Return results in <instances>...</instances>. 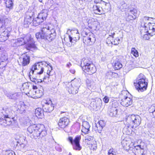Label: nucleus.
Listing matches in <instances>:
<instances>
[{
    "label": "nucleus",
    "instance_id": "17",
    "mask_svg": "<svg viewBox=\"0 0 155 155\" xmlns=\"http://www.w3.org/2000/svg\"><path fill=\"white\" fill-rule=\"evenodd\" d=\"M69 122V119L67 117H64L59 119L58 124L61 128H64L68 125Z\"/></svg>",
    "mask_w": 155,
    "mask_h": 155
},
{
    "label": "nucleus",
    "instance_id": "54",
    "mask_svg": "<svg viewBox=\"0 0 155 155\" xmlns=\"http://www.w3.org/2000/svg\"><path fill=\"white\" fill-rule=\"evenodd\" d=\"M94 2L95 4L101 3V2L105 3V2L101 0H94Z\"/></svg>",
    "mask_w": 155,
    "mask_h": 155
},
{
    "label": "nucleus",
    "instance_id": "62",
    "mask_svg": "<svg viewBox=\"0 0 155 155\" xmlns=\"http://www.w3.org/2000/svg\"><path fill=\"white\" fill-rule=\"evenodd\" d=\"M33 90H35L37 89V87L36 86L33 85Z\"/></svg>",
    "mask_w": 155,
    "mask_h": 155
},
{
    "label": "nucleus",
    "instance_id": "31",
    "mask_svg": "<svg viewBox=\"0 0 155 155\" xmlns=\"http://www.w3.org/2000/svg\"><path fill=\"white\" fill-rule=\"evenodd\" d=\"M44 90L41 89L36 90V95L34 96V98L36 99L41 97L44 94Z\"/></svg>",
    "mask_w": 155,
    "mask_h": 155
},
{
    "label": "nucleus",
    "instance_id": "47",
    "mask_svg": "<svg viewBox=\"0 0 155 155\" xmlns=\"http://www.w3.org/2000/svg\"><path fill=\"white\" fill-rule=\"evenodd\" d=\"M74 31H75V33L77 34V35L74 37V40H78L80 38V37L79 35V33L78 32V31L77 29H75Z\"/></svg>",
    "mask_w": 155,
    "mask_h": 155
},
{
    "label": "nucleus",
    "instance_id": "24",
    "mask_svg": "<svg viewBox=\"0 0 155 155\" xmlns=\"http://www.w3.org/2000/svg\"><path fill=\"white\" fill-rule=\"evenodd\" d=\"M82 132L85 134H87L89 130L90 127L89 123L87 121H83L82 122Z\"/></svg>",
    "mask_w": 155,
    "mask_h": 155
},
{
    "label": "nucleus",
    "instance_id": "26",
    "mask_svg": "<svg viewBox=\"0 0 155 155\" xmlns=\"http://www.w3.org/2000/svg\"><path fill=\"white\" fill-rule=\"evenodd\" d=\"M112 107L109 109L108 114L109 115L112 117H115L116 116L117 113V109L116 107H113L114 104H112Z\"/></svg>",
    "mask_w": 155,
    "mask_h": 155
},
{
    "label": "nucleus",
    "instance_id": "63",
    "mask_svg": "<svg viewBox=\"0 0 155 155\" xmlns=\"http://www.w3.org/2000/svg\"><path fill=\"white\" fill-rule=\"evenodd\" d=\"M71 65V64L70 63H69L67 64V66L68 67H69Z\"/></svg>",
    "mask_w": 155,
    "mask_h": 155
},
{
    "label": "nucleus",
    "instance_id": "18",
    "mask_svg": "<svg viewBox=\"0 0 155 155\" xmlns=\"http://www.w3.org/2000/svg\"><path fill=\"white\" fill-rule=\"evenodd\" d=\"M8 57L7 54L5 52L2 54L0 58V67H4L8 63Z\"/></svg>",
    "mask_w": 155,
    "mask_h": 155
},
{
    "label": "nucleus",
    "instance_id": "13",
    "mask_svg": "<svg viewBox=\"0 0 155 155\" xmlns=\"http://www.w3.org/2000/svg\"><path fill=\"white\" fill-rule=\"evenodd\" d=\"M40 124L36 125H32L29 126L27 128V131L29 134H31V137L32 138L36 139L37 138V134L39 129Z\"/></svg>",
    "mask_w": 155,
    "mask_h": 155
},
{
    "label": "nucleus",
    "instance_id": "50",
    "mask_svg": "<svg viewBox=\"0 0 155 155\" xmlns=\"http://www.w3.org/2000/svg\"><path fill=\"white\" fill-rule=\"evenodd\" d=\"M55 149L59 152H61L62 151V148L60 145L59 144L57 145L55 147Z\"/></svg>",
    "mask_w": 155,
    "mask_h": 155
},
{
    "label": "nucleus",
    "instance_id": "23",
    "mask_svg": "<svg viewBox=\"0 0 155 155\" xmlns=\"http://www.w3.org/2000/svg\"><path fill=\"white\" fill-rule=\"evenodd\" d=\"M32 15V13L27 12V13L24 19L25 24H29L33 22L32 19H33V18Z\"/></svg>",
    "mask_w": 155,
    "mask_h": 155
},
{
    "label": "nucleus",
    "instance_id": "42",
    "mask_svg": "<svg viewBox=\"0 0 155 155\" xmlns=\"http://www.w3.org/2000/svg\"><path fill=\"white\" fill-rule=\"evenodd\" d=\"M150 113H152L153 116L155 117V105L151 106L149 110Z\"/></svg>",
    "mask_w": 155,
    "mask_h": 155
},
{
    "label": "nucleus",
    "instance_id": "45",
    "mask_svg": "<svg viewBox=\"0 0 155 155\" xmlns=\"http://www.w3.org/2000/svg\"><path fill=\"white\" fill-rule=\"evenodd\" d=\"M91 150H95L97 149V144L96 141H94V142H93V143H91Z\"/></svg>",
    "mask_w": 155,
    "mask_h": 155
},
{
    "label": "nucleus",
    "instance_id": "19",
    "mask_svg": "<svg viewBox=\"0 0 155 155\" xmlns=\"http://www.w3.org/2000/svg\"><path fill=\"white\" fill-rule=\"evenodd\" d=\"M121 143L124 149L127 150L133 148L132 146L133 144L130 140H127V138L124 139L122 140Z\"/></svg>",
    "mask_w": 155,
    "mask_h": 155
},
{
    "label": "nucleus",
    "instance_id": "55",
    "mask_svg": "<svg viewBox=\"0 0 155 155\" xmlns=\"http://www.w3.org/2000/svg\"><path fill=\"white\" fill-rule=\"evenodd\" d=\"M97 123L103 128V127L104 126V121L103 120H100Z\"/></svg>",
    "mask_w": 155,
    "mask_h": 155
},
{
    "label": "nucleus",
    "instance_id": "6",
    "mask_svg": "<svg viewBox=\"0 0 155 155\" xmlns=\"http://www.w3.org/2000/svg\"><path fill=\"white\" fill-rule=\"evenodd\" d=\"M128 92L124 91L120 95L119 97L121 98L120 104L123 106L128 107L132 103V99L128 97Z\"/></svg>",
    "mask_w": 155,
    "mask_h": 155
},
{
    "label": "nucleus",
    "instance_id": "59",
    "mask_svg": "<svg viewBox=\"0 0 155 155\" xmlns=\"http://www.w3.org/2000/svg\"><path fill=\"white\" fill-rule=\"evenodd\" d=\"M50 69L49 70H48V71H47V74L49 75V76H50V74H50V72H51V70H52V67L51 66H50Z\"/></svg>",
    "mask_w": 155,
    "mask_h": 155
},
{
    "label": "nucleus",
    "instance_id": "25",
    "mask_svg": "<svg viewBox=\"0 0 155 155\" xmlns=\"http://www.w3.org/2000/svg\"><path fill=\"white\" fill-rule=\"evenodd\" d=\"M45 27H48V30L47 31V34H48L50 36V38L51 41L54 39L56 36L55 31L54 29L51 28L49 26H46Z\"/></svg>",
    "mask_w": 155,
    "mask_h": 155
},
{
    "label": "nucleus",
    "instance_id": "22",
    "mask_svg": "<svg viewBox=\"0 0 155 155\" xmlns=\"http://www.w3.org/2000/svg\"><path fill=\"white\" fill-rule=\"evenodd\" d=\"M9 22V19L0 15V23L2 24L1 28L5 29L6 26Z\"/></svg>",
    "mask_w": 155,
    "mask_h": 155
},
{
    "label": "nucleus",
    "instance_id": "48",
    "mask_svg": "<svg viewBox=\"0 0 155 155\" xmlns=\"http://www.w3.org/2000/svg\"><path fill=\"white\" fill-rule=\"evenodd\" d=\"M29 77L31 81L32 82H34L35 84H38V83L39 82L37 79H36L35 78H34L32 77H31L30 75Z\"/></svg>",
    "mask_w": 155,
    "mask_h": 155
},
{
    "label": "nucleus",
    "instance_id": "58",
    "mask_svg": "<svg viewBox=\"0 0 155 155\" xmlns=\"http://www.w3.org/2000/svg\"><path fill=\"white\" fill-rule=\"evenodd\" d=\"M6 40L7 39H4V36H1L0 35V41L3 42Z\"/></svg>",
    "mask_w": 155,
    "mask_h": 155
},
{
    "label": "nucleus",
    "instance_id": "11",
    "mask_svg": "<svg viewBox=\"0 0 155 155\" xmlns=\"http://www.w3.org/2000/svg\"><path fill=\"white\" fill-rule=\"evenodd\" d=\"M43 66V64L41 62L35 63L32 66L31 69V71L30 72V74H33L34 72L38 74H42L44 71Z\"/></svg>",
    "mask_w": 155,
    "mask_h": 155
},
{
    "label": "nucleus",
    "instance_id": "39",
    "mask_svg": "<svg viewBox=\"0 0 155 155\" xmlns=\"http://www.w3.org/2000/svg\"><path fill=\"white\" fill-rule=\"evenodd\" d=\"M69 87H68L67 90L70 94H76L77 93H73L72 92V91H75V87L72 86V85H69Z\"/></svg>",
    "mask_w": 155,
    "mask_h": 155
},
{
    "label": "nucleus",
    "instance_id": "36",
    "mask_svg": "<svg viewBox=\"0 0 155 155\" xmlns=\"http://www.w3.org/2000/svg\"><path fill=\"white\" fill-rule=\"evenodd\" d=\"M9 32L7 29H5L4 31L2 33L1 35H0L1 36L4 37V39H7L9 35Z\"/></svg>",
    "mask_w": 155,
    "mask_h": 155
},
{
    "label": "nucleus",
    "instance_id": "32",
    "mask_svg": "<svg viewBox=\"0 0 155 155\" xmlns=\"http://www.w3.org/2000/svg\"><path fill=\"white\" fill-rule=\"evenodd\" d=\"M18 109L21 111L20 113H21L25 110L27 107V106L24 104L23 102H21L20 104L18 106Z\"/></svg>",
    "mask_w": 155,
    "mask_h": 155
},
{
    "label": "nucleus",
    "instance_id": "53",
    "mask_svg": "<svg viewBox=\"0 0 155 155\" xmlns=\"http://www.w3.org/2000/svg\"><path fill=\"white\" fill-rule=\"evenodd\" d=\"M98 24V23L97 22L95 21L93 22L92 26V28L95 29L97 28V25Z\"/></svg>",
    "mask_w": 155,
    "mask_h": 155
},
{
    "label": "nucleus",
    "instance_id": "64",
    "mask_svg": "<svg viewBox=\"0 0 155 155\" xmlns=\"http://www.w3.org/2000/svg\"><path fill=\"white\" fill-rule=\"evenodd\" d=\"M115 40L116 41H119V42L120 41V39L118 38H117L116 39H115Z\"/></svg>",
    "mask_w": 155,
    "mask_h": 155
},
{
    "label": "nucleus",
    "instance_id": "3",
    "mask_svg": "<svg viewBox=\"0 0 155 155\" xmlns=\"http://www.w3.org/2000/svg\"><path fill=\"white\" fill-rule=\"evenodd\" d=\"M148 80L143 74H140L137 77L134 85L136 90L139 92L146 91L148 86Z\"/></svg>",
    "mask_w": 155,
    "mask_h": 155
},
{
    "label": "nucleus",
    "instance_id": "29",
    "mask_svg": "<svg viewBox=\"0 0 155 155\" xmlns=\"http://www.w3.org/2000/svg\"><path fill=\"white\" fill-rule=\"evenodd\" d=\"M93 8L94 13L96 14H101L102 13V11L101 9H102V8L101 7L97 5H94Z\"/></svg>",
    "mask_w": 155,
    "mask_h": 155
},
{
    "label": "nucleus",
    "instance_id": "5",
    "mask_svg": "<svg viewBox=\"0 0 155 155\" xmlns=\"http://www.w3.org/2000/svg\"><path fill=\"white\" fill-rule=\"evenodd\" d=\"M48 11L47 10H43L39 14L36 18L33 19L32 24L34 26H38L43 22L48 15Z\"/></svg>",
    "mask_w": 155,
    "mask_h": 155
},
{
    "label": "nucleus",
    "instance_id": "56",
    "mask_svg": "<svg viewBox=\"0 0 155 155\" xmlns=\"http://www.w3.org/2000/svg\"><path fill=\"white\" fill-rule=\"evenodd\" d=\"M5 155H14L13 152L10 151H8L6 152Z\"/></svg>",
    "mask_w": 155,
    "mask_h": 155
},
{
    "label": "nucleus",
    "instance_id": "28",
    "mask_svg": "<svg viewBox=\"0 0 155 155\" xmlns=\"http://www.w3.org/2000/svg\"><path fill=\"white\" fill-rule=\"evenodd\" d=\"M52 104V102L50 100L45 102V108L47 109L46 112H50L54 110V106Z\"/></svg>",
    "mask_w": 155,
    "mask_h": 155
},
{
    "label": "nucleus",
    "instance_id": "44",
    "mask_svg": "<svg viewBox=\"0 0 155 155\" xmlns=\"http://www.w3.org/2000/svg\"><path fill=\"white\" fill-rule=\"evenodd\" d=\"M94 85V83L93 82H92L91 83H88L87 85L88 88L91 90L94 89L95 88V87Z\"/></svg>",
    "mask_w": 155,
    "mask_h": 155
},
{
    "label": "nucleus",
    "instance_id": "9",
    "mask_svg": "<svg viewBox=\"0 0 155 155\" xmlns=\"http://www.w3.org/2000/svg\"><path fill=\"white\" fill-rule=\"evenodd\" d=\"M81 139V136H76L74 140L71 137H68V140L72 145L74 150L78 151L81 150L82 147L80 144Z\"/></svg>",
    "mask_w": 155,
    "mask_h": 155
},
{
    "label": "nucleus",
    "instance_id": "33",
    "mask_svg": "<svg viewBox=\"0 0 155 155\" xmlns=\"http://www.w3.org/2000/svg\"><path fill=\"white\" fill-rule=\"evenodd\" d=\"M95 99L97 109H99L102 105V101L101 99L99 98H96Z\"/></svg>",
    "mask_w": 155,
    "mask_h": 155
},
{
    "label": "nucleus",
    "instance_id": "43",
    "mask_svg": "<svg viewBox=\"0 0 155 155\" xmlns=\"http://www.w3.org/2000/svg\"><path fill=\"white\" fill-rule=\"evenodd\" d=\"M90 106L93 109L97 110L95 99H92V101L90 103Z\"/></svg>",
    "mask_w": 155,
    "mask_h": 155
},
{
    "label": "nucleus",
    "instance_id": "57",
    "mask_svg": "<svg viewBox=\"0 0 155 155\" xmlns=\"http://www.w3.org/2000/svg\"><path fill=\"white\" fill-rule=\"evenodd\" d=\"M148 36L149 35H148L145 34L143 36V38L144 39L148 40L150 38Z\"/></svg>",
    "mask_w": 155,
    "mask_h": 155
},
{
    "label": "nucleus",
    "instance_id": "30",
    "mask_svg": "<svg viewBox=\"0 0 155 155\" xmlns=\"http://www.w3.org/2000/svg\"><path fill=\"white\" fill-rule=\"evenodd\" d=\"M43 110L40 108H37L35 111V115L39 118H41L43 115Z\"/></svg>",
    "mask_w": 155,
    "mask_h": 155
},
{
    "label": "nucleus",
    "instance_id": "21",
    "mask_svg": "<svg viewBox=\"0 0 155 155\" xmlns=\"http://www.w3.org/2000/svg\"><path fill=\"white\" fill-rule=\"evenodd\" d=\"M143 147L141 145L134 146L133 150L136 155H142L143 152Z\"/></svg>",
    "mask_w": 155,
    "mask_h": 155
},
{
    "label": "nucleus",
    "instance_id": "27",
    "mask_svg": "<svg viewBox=\"0 0 155 155\" xmlns=\"http://www.w3.org/2000/svg\"><path fill=\"white\" fill-rule=\"evenodd\" d=\"M7 97L9 99L15 100L19 97V94L18 93L9 92L6 94Z\"/></svg>",
    "mask_w": 155,
    "mask_h": 155
},
{
    "label": "nucleus",
    "instance_id": "35",
    "mask_svg": "<svg viewBox=\"0 0 155 155\" xmlns=\"http://www.w3.org/2000/svg\"><path fill=\"white\" fill-rule=\"evenodd\" d=\"M104 6H103L102 10H103L104 12H107L110 9V5L107 3H106L105 2V3H104Z\"/></svg>",
    "mask_w": 155,
    "mask_h": 155
},
{
    "label": "nucleus",
    "instance_id": "1",
    "mask_svg": "<svg viewBox=\"0 0 155 155\" xmlns=\"http://www.w3.org/2000/svg\"><path fill=\"white\" fill-rule=\"evenodd\" d=\"M141 122V118L138 115L131 114L128 116L126 120L125 127L124 131L128 135L131 134L132 129L138 126Z\"/></svg>",
    "mask_w": 155,
    "mask_h": 155
},
{
    "label": "nucleus",
    "instance_id": "34",
    "mask_svg": "<svg viewBox=\"0 0 155 155\" xmlns=\"http://www.w3.org/2000/svg\"><path fill=\"white\" fill-rule=\"evenodd\" d=\"M122 65L118 61H116L114 63V68L116 70H119L122 68Z\"/></svg>",
    "mask_w": 155,
    "mask_h": 155
},
{
    "label": "nucleus",
    "instance_id": "20",
    "mask_svg": "<svg viewBox=\"0 0 155 155\" xmlns=\"http://www.w3.org/2000/svg\"><path fill=\"white\" fill-rule=\"evenodd\" d=\"M38 131L37 134H39L37 135V138L39 137V138L45 137L47 134L46 129L43 124H40Z\"/></svg>",
    "mask_w": 155,
    "mask_h": 155
},
{
    "label": "nucleus",
    "instance_id": "37",
    "mask_svg": "<svg viewBox=\"0 0 155 155\" xmlns=\"http://www.w3.org/2000/svg\"><path fill=\"white\" fill-rule=\"evenodd\" d=\"M5 4L6 7L12 9L13 5V0H6Z\"/></svg>",
    "mask_w": 155,
    "mask_h": 155
},
{
    "label": "nucleus",
    "instance_id": "61",
    "mask_svg": "<svg viewBox=\"0 0 155 155\" xmlns=\"http://www.w3.org/2000/svg\"><path fill=\"white\" fill-rule=\"evenodd\" d=\"M69 41H70V42H71V43H72V39H73L72 38L70 35L69 36Z\"/></svg>",
    "mask_w": 155,
    "mask_h": 155
},
{
    "label": "nucleus",
    "instance_id": "60",
    "mask_svg": "<svg viewBox=\"0 0 155 155\" xmlns=\"http://www.w3.org/2000/svg\"><path fill=\"white\" fill-rule=\"evenodd\" d=\"M70 72L72 74H74L75 72V71L73 69H71L70 70Z\"/></svg>",
    "mask_w": 155,
    "mask_h": 155
},
{
    "label": "nucleus",
    "instance_id": "40",
    "mask_svg": "<svg viewBox=\"0 0 155 155\" xmlns=\"http://www.w3.org/2000/svg\"><path fill=\"white\" fill-rule=\"evenodd\" d=\"M85 140L86 142L87 141H91L92 142H94V141H95L93 137L88 135L86 136L85 137Z\"/></svg>",
    "mask_w": 155,
    "mask_h": 155
},
{
    "label": "nucleus",
    "instance_id": "12",
    "mask_svg": "<svg viewBox=\"0 0 155 155\" xmlns=\"http://www.w3.org/2000/svg\"><path fill=\"white\" fill-rule=\"evenodd\" d=\"M48 27H43L42 28L41 32H38L35 35L37 38H41L45 40H48V41H51L49 35L47 34V31L48 30Z\"/></svg>",
    "mask_w": 155,
    "mask_h": 155
},
{
    "label": "nucleus",
    "instance_id": "2",
    "mask_svg": "<svg viewBox=\"0 0 155 155\" xmlns=\"http://www.w3.org/2000/svg\"><path fill=\"white\" fill-rule=\"evenodd\" d=\"M33 38H31V35L28 34L25 36L18 38L14 41L12 46L16 47L26 44V49L28 50H32V49L35 48Z\"/></svg>",
    "mask_w": 155,
    "mask_h": 155
},
{
    "label": "nucleus",
    "instance_id": "38",
    "mask_svg": "<svg viewBox=\"0 0 155 155\" xmlns=\"http://www.w3.org/2000/svg\"><path fill=\"white\" fill-rule=\"evenodd\" d=\"M95 130L97 131L98 133H100L103 128L102 127V126H101L97 123V124H95Z\"/></svg>",
    "mask_w": 155,
    "mask_h": 155
},
{
    "label": "nucleus",
    "instance_id": "14",
    "mask_svg": "<svg viewBox=\"0 0 155 155\" xmlns=\"http://www.w3.org/2000/svg\"><path fill=\"white\" fill-rule=\"evenodd\" d=\"M137 10L135 9L130 10L126 13V20L127 21H130L135 19L137 16Z\"/></svg>",
    "mask_w": 155,
    "mask_h": 155
},
{
    "label": "nucleus",
    "instance_id": "7",
    "mask_svg": "<svg viewBox=\"0 0 155 155\" xmlns=\"http://www.w3.org/2000/svg\"><path fill=\"white\" fill-rule=\"evenodd\" d=\"M10 112L8 110L5 111L3 110V115L0 118V124L4 126L10 125L12 123L11 119L9 117Z\"/></svg>",
    "mask_w": 155,
    "mask_h": 155
},
{
    "label": "nucleus",
    "instance_id": "52",
    "mask_svg": "<svg viewBox=\"0 0 155 155\" xmlns=\"http://www.w3.org/2000/svg\"><path fill=\"white\" fill-rule=\"evenodd\" d=\"M103 101L105 103H107L108 102L109 98V97L107 96H105L103 99Z\"/></svg>",
    "mask_w": 155,
    "mask_h": 155
},
{
    "label": "nucleus",
    "instance_id": "16",
    "mask_svg": "<svg viewBox=\"0 0 155 155\" xmlns=\"http://www.w3.org/2000/svg\"><path fill=\"white\" fill-rule=\"evenodd\" d=\"M80 79L79 78H75L72 80L71 82L68 83V85H72L75 87V91H72L73 93H77L78 92V90L80 85Z\"/></svg>",
    "mask_w": 155,
    "mask_h": 155
},
{
    "label": "nucleus",
    "instance_id": "49",
    "mask_svg": "<svg viewBox=\"0 0 155 155\" xmlns=\"http://www.w3.org/2000/svg\"><path fill=\"white\" fill-rule=\"evenodd\" d=\"M116 153L113 149H110L108 151V155H116Z\"/></svg>",
    "mask_w": 155,
    "mask_h": 155
},
{
    "label": "nucleus",
    "instance_id": "46",
    "mask_svg": "<svg viewBox=\"0 0 155 155\" xmlns=\"http://www.w3.org/2000/svg\"><path fill=\"white\" fill-rule=\"evenodd\" d=\"M131 69V65L127 64L125 65L124 67V70L125 72H127L130 71Z\"/></svg>",
    "mask_w": 155,
    "mask_h": 155
},
{
    "label": "nucleus",
    "instance_id": "4",
    "mask_svg": "<svg viewBox=\"0 0 155 155\" xmlns=\"http://www.w3.org/2000/svg\"><path fill=\"white\" fill-rule=\"evenodd\" d=\"M81 66L85 72H87L89 74H92L95 73L96 71V68L88 60L83 58L81 61Z\"/></svg>",
    "mask_w": 155,
    "mask_h": 155
},
{
    "label": "nucleus",
    "instance_id": "8",
    "mask_svg": "<svg viewBox=\"0 0 155 155\" xmlns=\"http://www.w3.org/2000/svg\"><path fill=\"white\" fill-rule=\"evenodd\" d=\"M144 20L150 21L148 23L150 31H147V32L150 36H153L155 35L154 32L155 31V18L144 17Z\"/></svg>",
    "mask_w": 155,
    "mask_h": 155
},
{
    "label": "nucleus",
    "instance_id": "15",
    "mask_svg": "<svg viewBox=\"0 0 155 155\" xmlns=\"http://www.w3.org/2000/svg\"><path fill=\"white\" fill-rule=\"evenodd\" d=\"M19 64L25 66L28 64L30 61V57L26 54L22 55L18 61Z\"/></svg>",
    "mask_w": 155,
    "mask_h": 155
},
{
    "label": "nucleus",
    "instance_id": "10",
    "mask_svg": "<svg viewBox=\"0 0 155 155\" xmlns=\"http://www.w3.org/2000/svg\"><path fill=\"white\" fill-rule=\"evenodd\" d=\"M86 36H84L83 42L86 45H91L93 44L96 41L94 35L91 32L87 33L85 32Z\"/></svg>",
    "mask_w": 155,
    "mask_h": 155
},
{
    "label": "nucleus",
    "instance_id": "41",
    "mask_svg": "<svg viewBox=\"0 0 155 155\" xmlns=\"http://www.w3.org/2000/svg\"><path fill=\"white\" fill-rule=\"evenodd\" d=\"M131 53L136 57H138L139 56L138 52L135 48H133L131 49Z\"/></svg>",
    "mask_w": 155,
    "mask_h": 155
},
{
    "label": "nucleus",
    "instance_id": "51",
    "mask_svg": "<svg viewBox=\"0 0 155 155\" xmlns=\"http://www.w3.org/2000/svg\"><path fill=\"white\" fill-rule=\"evenodd\" d=\"M29 94H31V95L30 96L33 98H34V96L36 95V91L33 90L32 91H30L28 93Z\"/></svg>",
    "mask_w": 155,
    "mask_h": 155
}]
</instances>
